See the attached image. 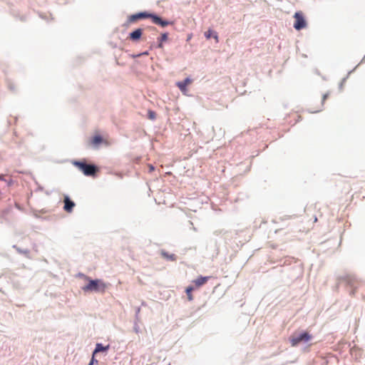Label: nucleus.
I'll return each instance as SVG.
<instances>
[{
  "label": "nucleus",
  "mask_w": 365,
  "mask_h": 365,
  "mask_svg": "<svg viewBox=\"0 0 365 365\" xmlns=\"http://www.w3.org/2000/svg\"><path fill=\"white\" fill-rule=\"evenodd\" d=\"M143 34V30L141 29H138L134 31L130 34V38L133 41H138L140 39Z\"/></svg>",
  "instance_id": "6e6552de"
},
{
  "label": "nucleus",
  "mask_w": 365,
  "mask_h": 365,
  "mask_svg": "<svg viewBox=\"0 0 365 365\" xmlns=\"http://www.w3.org/2000/svg\"><path fill=\"white\" fill-rule=\"evenodd\" d=\"M328 97V94L326 93L323 96V99H322V103L324 102V101Z\"/></svg>",
  "instance_id": "6ab92c4d"
},
{
  "label": "nucleus",
  "mask_w": 365,
  "mask_h": 365,
  "mask_svg": "<svg viewBox=\"0 0 365 365\" xmlns=\"http://www.w3.org/2000/svg\"><path fill=\"white\" fill-rule=\"evenodd\" d=\"M312 339V336L307 332H303L299 335H294L290 339V342L292 346L298 345L301 342H307Z\"/></svg>",
  "instance_id": "20e7f679"
},
{
  "label": "nucleus",
  "mask_w": 365,
  "mask_h": 365,
  "mask_svg": "<svg viewBox=\"0 0 365 365\" xmlns=\"http://www.w3.org/2000/svg\"><path fill=\"white\" fill-rule=\"evenodd\" d=\"M192 82V81L187 78H185L184 81H180V82H178L177 83V86L180 89L181 91H186V87L190 84Z\"/></svg>",
  "instance_id": "1a4fd4ad"
},
{
  "label": "nucleus",
  "mask_w": 365,
  "mask_h": 365,
  "mask_svg": "<svg viewBox=\"0 0 365 365\" xmlns=\"http://www.w3.org/2000/svg\"><path fill=\"white\" fill-rule=\"evenodd\" d=\"M108 347H109L108 346H104L101 344H97L96 346V349L93 353V356H95V355L98 352L106 351L107 349H108Z\"/></svg>",
  "instance_id": "f8f14e48"
},
{
  "label": "nucleus",
  "mask_w": 365,
  "mask_h": 365,
  "mask_svg": "<svg viewBox=\"0 0 365 365\" xmlns=\"http://www.w3.org/2000/svg\"><path fill=\"white\" fill-rule=\"evenodd\" d=\"M98 361L95 359V356H93V354L92 355V359L90 361V363L88 364V365H94V364H98Z\"/></svg>",
  "instance_id": "a211bd4d"
},
{
  "label": "nucleus",
  "mask_w": 365,
  "mask_h": 365,
  "mask_svg": "<svg viewBox=\"0 0 365 365\" xmlns=\"http://www.w3.org/2000/svg\"><path fill=\"white\" fill-rule=\"evenodd\" d=\"M160 253H161V255L164 258H165V259H167L168 260H170V261L176 260V256L174 254H169V253L166 252L164 250H162Z\"/></svg>",
  "instance_id": "ddd939ff"
},
{
  "label": "nucleus",
  "mask_w": 365,
  "mask_h": 365,
  "mask_svg": "<svg viewBox=\"0 0 365 365\" xmlns=\"http://www.w3.org/2000/svg\"><path fill=\"white\" fill-rule=\"evenodd\" d=\"M136 14L138 16V20L150 18L152 19V21L153 24H155L156 25H159L162 27H165V26H168L169 24H172L171 22H169L168 21L162 19L160 17H159L155 14H149L146 11L140 12Z\"/></svg>",
  "instance_id": "7ed1b4c3"
},
{
  "label": "nucleus",
  "mask_w": 365,
  "mask_h": 365,
  "mask_svg": "<svg viewBox=\"0 0 365 365\" xmlns=\"http://www.w3.org/2000/svg\"><path fill=\"white\" fill-rule=\"evenodd\" d=\"M88 284L82 287L84 292H105L107 285L101 279H91L88 277H85Z\"/></svg>",
  "instance_id": "f257e3e1"
},
{
  "label": "nucleus",
  "mask_w": 365,
  "mask_h": 365,
  "mask_svg": "<svg viewBox=\"0 0 365 365\" xmlns=\"http://www.w3.org/2000/svg\"><path fill=\"white\" fill-rule=\"evenodd\" d=\"M205 36L207 39H210L211 37L214 38L216 43L219 42V38L217 32L213 31L211 29H209L206 32H205Z\"/></svg>",
  "instance_id": "9d476101"
},
{
  "label": "nucleus",
  "mask_w": 365,
  "mask_h": 365,
  "mask_svg": "<svg viewBox=\"0 0 365 365\" xmlns=\"http://www.w3.org/2000/svg\"><path fill=\"white\" fill-rule=\"evenodd\" d=\"M158 40L160 41L158 47L162 48L163 42L166 41L168 40V34H166V33L163 34Z\"/></svg>",
  "instance_id": "2eb2a0df"
},
{
  "label": "nucleus",
  "mask_w": 365,
  "mask_h": 365,
  "mask_svg": "<svg viewBox=\"0 0 365 365\" xmlns=\"http://www.w3.org/2000/svg\"><path fill=\"white\" fill-rule=\"evenodd\" d=\"M294 18L295 19L294 24V28L296 30H301L302 29L306 28L307 21L304 17L303 13L302 11H297L294 14Z\"/></svg>",
  "instance_id": "39448f33"
},
{
  "label": "nucleus",
  "mask_w": 365,
  "mask_h": 365,
  "mask_svg": "<svg viewBox=\"0 0 365 365\" xmlns=\"http://www.w3.org/2000/svg\"><path fill=\"white\" fill-rule=\"evenodd\" d=\"M0 180H4V175H0Z\"/></svg>",
  "instance_id": "412c9836"
},
{
  "label": "nucleus",
  "mask_w": 365,
  "mask_h": 365,
  "mask_svg": "<svg viewBox=\"0 0 365 365\" xmlns=\"http://www.w3.org/2000/svg\"><path fill=\"white\" fill-rule=\"evenodd\" d=\"M210 277H200L197 279L192 281L195 288H198L207 283Z\"/></svg>",
  "instance_id": "0eeeda50"
},
{
  "label": "nucleus",
  "mask_w": 365,
  "mask_h": 365,
  "mask_svg": "<svg viewBox=\"0 0 365 365\" xmlns=\"http://www.w3.org/2000/svg\"><path fill=\"white\" fill-rule=\"evenodd\" d=\"M73 165L87 176L95 175L98 171V168L96 166L87 164L85 161H74Z\"/></svg>",
  "instance_id": "f03ea898"
},
{
  "label": "nucleus",
  "mask_w": 365,
  "mask_h": 365,
  "mask_svg": "<svg viewBox=\"0 0 365 365\" xmlns=\"http://www.w3.org/2000/svg\"><path fill=\"white\" fill-rule=\"evenodd\" d=\"M64 207L63 209L67 212H71L73 211V207H75V203L71 201L68 196L64 197Z\"/></svg>",
  "instance_id": "423d86ee"
},
{
  "label": "nucleus",
  "mask_w": 365,
  "mask_h": 365,
  "mask_svg": "<svg viewBox=\"0 0 365 365\" xmlns=\"http://www.w3.org/2000/svg\"><path fill=\"white\" fill-rule=\"evenodd\" d=\"M149 170L150 172H152L154 170V167L152 165H149Z\"/></svg>",
  "instance_id": "aec40b11"
},
{
  "label": "nucleus",
  "mask_w": 365,
  "mask_h": 365,
  "mask_svg": "<svg viewBox=\"0 0 365 365\" xmlns=\"http://www.w3.org/2000/svg\"><path fill=\"white\" fill-rule=\"evenodd\" d=\"M103 142V138L100 135H95L91 140V144L95 147L98 146Z\"/></svg>",
  "instance_id": "9b49d317"
},
{
  "label": "nucleus",
  "mask_w": 365,
  "mask_h": 365,
  "mask_svg": "<svg viewBox=\"0 0 365 365\" xmlns=\"http://www.w3.org/2000/svg\"><path fill=\"white\" fill-rule=\"evenodd\" d=\"M138 21V16L136 14H133V15H130L129 17H128V23H133V22H135Z\"/></svg>",
  "instance_id": "dca6fc26"
},
{
  "label": "nucleus",
  "mask_w": 365,
  "mask_h": 365,
  "mask_svg": "<svg viewBox=\"0 0 365 365\" xmlns=\"http://www.w3.org/2000/svg\"><path fill=\"white\" fill-rule=\"evenodd\" d=\"M148 117L151 120H154L155 118V113L153 110L148 111Z\"/></svg>",
  "instance_id": "f3484780"
},
{
  "label": "nucleus",
  "mask_w": 365,
  "mask_h": 365,
  "mask_svg": "<svg viewBox=\"0 0 365 365\" xmlns=\"http://www.w3.org/2000/svg\"><path fill=\"white\" fill-rule=\"evenodd\" d=\"M195 287H187L185 289V292L187 294V299L189 301H192L193 299V296L192 294V292L194 290Z\"/></svg>",
  "instance_id": "4468645a"
},
{
  "label": "nucleus",
  "mask_w": 365,
  "mask_h": 365,
  "mask_svg": "<svg viewBox=\"0 0 365 365\" xmlns=\"http://www.w3.org/2000/svg\"><path fill=\"white\" fill-rule=\"evenodd\" d=\"M142 55H148V52H144L142 53Z\"/></svg>",
  "instance_id": "4be33fe9"
}]
</instances>
